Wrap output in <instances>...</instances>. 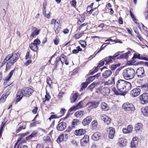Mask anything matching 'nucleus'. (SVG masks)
Here are the masks:
<instances>
[{
    "label": "nucleus",
    "mask_w": 148,
    "mask_h": 148,
    "mask_svg": "<svg viewBox=\"0 0 148 148\" xmlns=\"http://www.w3.org/2000/svg\"><path fill=\"white\" fill-rule=\"evenodd\" d=\"M89 83L87 81L86 82L83 83L81 84L82 87L80 90V91H81L85 89L89 84Z\"/></svg>",
    "instance_id": "nucleus-32"
},
{
    "label": "nucleus",
    "mask_w": 148,
    "mask_h": 148,
    "mask_svg": "<svg viewBox=\"0 0 148 148\" xmlns=\"http://www.w3.org/2000/svg\"><path fill=\"white\" fill-rule=\"evenodd\" d=\"M79 94L78 93H76L73 95L71 99V102L73 103L75 102L78 97Z\"/></svg>",
    "instance_id": "nucleus-30"
},
{
    "label": "nucleus",
    "mask_w": 148,
    "mask_h": 148,
    "mask_svg": "<svg viewBox=\"0 0 148 148\" xmlns=\"http://www.w3.org/2000/svg\"><path fill=\"white\" fill-rule=\"evenodd\" d=\"M107 131L109 132L108 137L111 139H112L114 136L115 133V129L112 127H109Z\"/></svg>",
    "instance_id": "nucleus-12"
},
{
    "label": "nucleus",
    "mask_w": 148,
    "mask_h": 148,
    "mask_svg": "<svg viewBox=\"0 0 148 148\" xmlns=\"http://www.w3.org/2000/svg\"><path fill=\"white\" fill-rule=\"evenodd\" d=\"M32 62V61L31 60H27L26 62L24 64L25 66H28L30 63H31Z\"/></svg>",
    "instance_id": "nucleus-57"
},
{
    "label": "nucleus",
    "mask_w": 148,
    "mask_h": 148,
    "mask_svg": "<svg viewBox=\"0 0 148 148\" xmlns=\"http://www.w3.org/2000/svg\"><path fill=\"white\" fill-rule=\"evenodd\" d=\"M127 129L128 132V133H130L132 131L133 127L131 125H129L128 126Z\"/></svg>",
    "instance_id": "nucleus-49"
},
{
    "label": "nucleus",
    "mask_w": 148,
    "mask_h": 148,
    "mask_svg": "<svg viewBox=\"0 0 148 148\" xmlns=\"http://www.w3.org/2000/svg\"><path fill=\"white\" fill-rule=\"evenodd\" d=\"M100 75V73H98L96 75L93 76L92 77H94V79H97L98 78Z\"/></svg>",
    "instance_id": "nucleus-60"
},
{
    "label": "nucleus",
    "mask_w": 148,
    "mask_h": 148,
    "mask_svg": "<svg viewBox=\"0 0 148 148\" xmlns=\"http://www.w3.org/2000/svg\"><path fill=\"white\" fill-rule=\"evenodd\" d=\"M77 109L76 108L75 106H73L69 110V112H68V114H70V112L76 110Z\"/></svg>",
    "instance_id": "nucleus-50"
},
{
    "label": "nucleus",
    "mask_w": 148,
    "mask_h": 148,
    "mask_svg": "<svg viewBox=\"0 0 148 148\" xmlns=\"http://www.w3.org/2000/svg\"><path fill=\"white\" fill-rule=\"evenodd\" d=\"M33 92V90L29 87H24L21 90H18L17 93L16 100L15 103H16L22 98L23 96L26 97H29Z\"/></svg>",
    "instance_id": "nucleus-2"
},
{
    "label": "nucleus",
    "mask_w": 148,
    "mask_h": 148,
    "mask_svg": "<svg viewBox=\"0 0 148 148\" xmlns=\"http://www.w3.org/2000/svg\"><path fill=\"white\" fill-rule=\"evenodd\" d=\"M104 44H103L102 46L101 47L99 50L98 52L97 53H99L101 51L103 50L105 48L106 46H107V45H106L104 46Z\"/></svg>",
    "instance_id": "nucleus-59"
},
{
    "label": "nucleus",
    "mask_w": 148,
    "mask_h": 148,
    "mask_svg": "<svg viewBox=\"0 0 148 148\" xmlns=\"http://www.w3.org/2000/svg\"><path fill=\"white\" fill-rule=\"evenodd\" d=\"M83 105V103L82 101H81L79 102L77 105L75 106L76 108L77 109L81 108L82 107Z\"/></svg>",
    "instance_id": "nucleus-47"
},
{
    "label": "nucleus",
    "mask_w": 148,
    "mask_h": 148,
    "mask_svg": "<svg viewBox=\"0 0 148 148\" xmlns=\"http://www.w3.org/2000/svg\"><path fill=\"white\" fill-rule=\"evenodd\" d=\"M103 93L105 95L107 94L109 92V89L107 87L103 88L102 89Z\"/></svg>",
    "instance_id": "nucleus-43"
},
{
    "label": "nucleus",
    "mask_w": 148,
    "mask_h": 148,
    "mask_svg": "<svg viewBox=\"0 0 148 148\" xmlns=\"http://www.w3.org/2000/svg\"><path fill=\"white\" fill-rule=\"evenodd\" d=\"M40 29H38L36 27H33L32 30V33L30 35V37L33 38L34 36L38 35L40 32Z\"/></svg>",
    "instance_id": "nucleus-13"
},
{
    "label": "nucleus",
    "mask_w": 148,
    "mask_h": 148,
    "mask_svg": "<svg viewBox=\"0 0 148 148\" xmlns=\"http://www.w3.org/2000/svg\"><path fill=\"white\" fill-rule=\"evenodd\" d=\"M137 138H138L137 137L134 138H133L131 143L132 148H136L137 146L138 141L137 140Z\"/></svg>",
    "instance_id": "nucleus-21"
},
{
    "label": "nucleus",
    "mask_w": 148,
    "mask_h": 148,
    "mask_svg": "<svg viewBox=\"0 0 148 148\" xmlns=\"http://www.w3.org/2000/svg\"><path fill=\"white\" fill-rule=\"evenodd\" d=\"M101 134L98 132L94 133L92 136V139L94 141H97L100 139L101 138Z\"/></svg>",
    "instance_id": "nucleus-18"
},
{
    "label": "nucleus",
    "mask_w": 148,
    "mask_h": 148,
    "mask_svg": "<svg viewBox=\"0 0 148 148\" xmlns=\"http://www.w3.org/2000/svg\"><path fill=\"white\" fill-rule=\"evenodd\" d=\"M19 126L18 128L16 130V132L17 133H18L21 130L25 129L26 128V123L25 122H21L18 125Z\"/></svg>",
    "instance_id": "nucleus-17"
},
{
    "label": "nucleus",
    "mask_w": 148,
    "mask_h": 148,
    "mask_svg": "<svg viewBox=\"0 0 148 148\" xmlns=\"http://www.w3.org/2000/svg\"><path fill=\"white\" fill-rule=\"evenodd\" d=\"M143 125L141 123H138L135 125V129L136 131H138L142 127Z\"/></svg>",
    "instance_id": "nucleus-35"
},
{
    "label": "nucleus",
    "mask_w": 148,
    "mask_h": 148,
    "mask_svg": "<svg viewBox=\"0 0 148 148\" xmlns=\"http://www.w3.org/2000/svg\"><path fill=\"white\" fill-rule=\"evenodd\" d=\"M61 29V26L60 25H54V30L56 34H58Z\"/></svg>",
    "instance_id": "nucleus-28"
},
{
    "label": "nucleus",
    "mask_w": 148,
    "mask_h": 148,
    "mask_svg": "<svg viewBox=\"0 0 148 148\" xmlns=\"http://www.w3.org/2000/svg\"><path fill=\"white\" fill-rule=\"evenodd\" d=\"M104 62H105L104 60H101V61H100L99 64H98V65H97V68H99L101 67V66H103L105 63Z\"/></svg>",
    "instance_id": "nucleus-48"
},
{
    "label": "nucleus",
    "mask_w": 148,
    "mask_h": 148,
    "mask_svg": "<svg viewBox=\"0 0 148 148\" xmlns=\"http://www.w3.org/2000/svg\"><path fill=\"white\" fill-rule=\"evenodd\" d=\"M92 118L90 116H88L85 118L82 121V124L84 126L88 125L91 122Z\"/></svg>",
    "instance_id": "nucleus-19"
},
{
    "label": "nucleus",
    "mask_w": 148,
    "mask_h": 148,
    "mask_svg": "<svg viewBox=\"0 0 148 148\" xmlns=\"http://www.w3.org/2000/svg\"><path fill=\"white\" fill-rule=\"evenodd\" d=\"M66 127V124L65 122H60L58 124L56 127L57 129L59 131H62L64 130Z\"/></svg>",
    "instance_id": "nucleus-9"
},
{
    "label": "nucleus",
    "mask_w": 148,
    "mask_h": 148,
    "mask_svg": "<svg viewBox=\"0 0 148 148\" xmlns=\"http://www.w3.org/2000/svg\"><path fill=\"white\" fill-rule=\"evenodd\" d=\"M7 97L5 95H3L0 98V103H3L4 102Z\"/></svg>",
    "instance_id": "nucleus-45"
},
{
    "label": "nucleus",
    "mask_w": 148,
    "mask_h": 148,
    "mask_svg": "<svg viewBox=\"0 0 148 148\" xmlns=\"http://www.w3.org/2000/svg\"><path fill=\"white\" fill-rule=\"evenodd\" d=\"M98 71L97 68L96 67L94 70L92 71H90L89 72V74L90 75H92L94 74L95 73L97 72Z\"/></svg>",
    "instance_id": "nucleus-52"
},
{
    "label": "nucleus",
    "mask_w": 148,
    "mask_h": 148,
    "mask_svg": "<svg viewBox=\"0 0 148 148\" xmlns=\"http://www.w3.org/2000/svg\"><path fill=\"white\" fill-rule=\"evenodd\" d=\"M14 71V70H12L10 71V72L9 74L8 77H7L5 78V81H6V82L9 81L10 79L11 78L12 76L13 75Z\"/></svg>",
    "instance_id": "nucleus-40"
},
{
    "label": "nucleus",
    "mask_w": 148,
    "mask_h": 148,
    "mask_svg": "<svg viewBox=\"0 0 148 148\" xmlns=\"http://www.w3.org/2000/svg\"><path fill=\"white\" fill-rule=\"evenodd\" d=\"M58 37V36H56L55 38L53 40L54 43L56 45H58L60 42V40Z\"/></svg>",
    "instance_id": "nucleus-46"
},
{
    "label": "nucleus",
    "mask_w": 148,
    "mask_h": 148,
    "mask_svg": "<svg viewBox=\"0 0 148 148\" xmlns=\"http://www.w3.org/2000/svg\"><path fill=\"white\" fill-rule=\"evenodd\" d=\"M117 89L122 92V95H125L126 93L130 90L132 87L130 83L123 79L118 80L116 83Z\"/></svg>",
    "instance_id": "nucleus-1"
},
{
    "label": "nucleus",
    "mask_w": 148,
    "mask_h": 148,
    "mask_svg": "<svg viewBox=\"0 0 148 148\" xmlns=\"http://www.w3.org/2000/svg\"><path fill=\"white\" fill-rule=\"evenodd\" d=\"M122 108L125 110L132 111L134 110V107L133 105L129 103H124L122 106Z\"/></svg>",
    "instance_id": "nucleus-7"
},
{
    "label": "nucleus",
    "mask_w": 148,
    "mask_h": 148,
    "mask_svg": "<svg viewBox=\"0 0 148 148\" xmlns=\"http://www.w3.org/2000/svg\"><path fill=\"white\" fill-rule=\"evenodd\" d=\"M139 99L142 104L148 103V93H144L139 97Z\"/></svg>",
    "instance_id": "nucleus-5"
},
{
    "label": "nucleus",
    "mask_w": 148,
    "mask_h": 148,
    "mask_svg": "<svg viewBox=\"0 0 148 148\" xmlns=\"http://www.w3.org/2000/svg\"><path fill=\"white\" fill-rule=\"evenodd\" d=\"M119 145L120 147H123L127 144L126 140L123 138H120L119 140Z\"/></svg>",
    "instance_id": "nucleus-22"
},
{
    "label": "nucleus",
    "mask_w": 148,
    "mask_h": 148,
    "mask_svg": "<svg viewBox=\"0 0 148 148\" xmlns=\"http://www.w3.org/2000/svg\"><path fill=\"white\" fill-rule=\"evenodd\" d=\"M140 88H134L132 90L130 95L133 97H135L138 96L140 93Z\"/></svg>",
    "instance_id": "nucleus-11"
},
{
    "label": "nucleus",
    "mask_w": 148,
    "mask_h": 148,
    "mask_svg": "<svg viewBox=\"0 0 148 148\" xmlns=\"http://www.w3.org/2000/svg\"><path fill=\"white\" fill-rule=\"evenodd\" d=\"M33 43L36 44L37 45H39L40 44V41L39 39L37 38L34 41Z\"/></svg>",
    "instance_id": "nucleus-53"
},
{
    "label": "nucleus",
    "mask_w": 148,
    "mask_h": 148,
    "mask_svg": "<svg viewBox=\"0 0 148 148\" xmlns=\"http://www.w3.org/2000/svg\"><path fill=\"white\" fill-rule=\"evenodd\" d=\"M123 75L125 79H131L134 77L135 71L133 69L130 68H128L124 70Z\"/></svg>",
    "instance_id": "nucleus-4"
},
{
    "label": "nucleus",
    "mask_w": 148,
    "mask_h": 148,
    "mask_svg": "<svg viewBox=\"0 0 148 148\" xmlns=\"http://www.w3.org/2000/svg\"><path fill=\"white\" fill-rule=\"evenodd\" d=\"M37 133L36 131H34L30 135L26 137V139L27 140H30L32 137H35L37 134Z\"/></svg>",
    "instance_id": "nucleus-36"
},
{
    "label": "nucleus",
    "mask_w": 148,
    "mask_h": 148,
    "mask_svg": "<svg viewBox=\"0 0 148 148\" xmlns=\"http://www.w3.org/2000/svg\"><path fill=\"white\" fill-rule=\"evenodd\" d=\"M31 49L34 51H36L38 49V47L36 44L31 43L29 46Z\"/></svg>",
    "instance_id": "nucleus-26"
},
{
    "label": "nucleus",
    "mask_w": 148,
    "mask_h": 148,
    "mask_svg": "<svg viewBox=\"0 0 148 148\" xmlns=\"http://www.w3.org/2000/svg\"><path fill=\"white\" fill-rule=\"evenodd\" d=\"M61 62L62 64H63V62L62 60H61V59L60 57H57L56 60L54 62V63L53 64L54 66V69H53L54 71L55 69H56L57 68V66L59 64V63Z\"/></svg>",
    "instance_id": "nucleus-16"
},
{
    "label": "nucleus",
    "mask_w": 148,
    "mask_h": 148,
    "mask_svg": "<svg viewBox=\"0 0 148 148\" xmlns=\"http://www.w3.org/2000/svg\"><path fill=\"white\" fill-rule=\"evenodd\" d=\"M38 108L37 107H36L35 108H34L32 111V112L34 114H35L36 113L37 111L38 110Z\"/></svg>",
    "instance_id": "nucleus-63"
},
{
    "label": "nucleus",
    "mask_w": 148,
    "mask_h": 148,
    "mask_svg": "<svg viewBox=\"0 0 148 148\" xmlns=\"http://www.w3.org/2000/svg\"><path fill=\"white\" fill-rule=\"evenodd\" d=\"M43 145L42 144H38L37 145L36 148H43Z\"/></svg>",
    "instance_id": "nucleus-64"
},
{
    "label": "nucleus",
    "mask_w": 148,
    "mask_h": 148,
    "mask_svg": "<svg viewBox=\"0 0 148 148\" xmlns=\"http://www.w3.org/2000/svg\"><path fill=\"white\" fill-rule=\"evenodd\" d=\"M85 132V130L83 129H80L78 130H75L74 133L77 136H81L84 134Z\"/></svg>",
    "instance_id": "nucleus-20"
},
{
    "label": "nucleus",
    "mask_w": 148,
    "mask_h": 148,
    "mask_svg": "<svg viewBox=\"0 0 148 148\" xmlns=\"http://www.w3.org/2000/svg\"><path fill=\"white\" fill-rule=\"evenodd\" d=\"M134 56L133 58H137L138 59H139V58L140 57V55L138 53H135L134 54Z\"/></svg>",
    "instance_id": "nucleus-56"
},
{
    "label": "nucleus",
    "mask_w": 148,
    "mask_h": 148,
    "mask_svg": "<svg viewBox=\"0 0 148 148\" xmlns=\"http://www.w3.org/2000/svg\"><path fill=\"white\" fill-rule=\"evenodd\" d=\"M92 77L93 76L89 77L87 79L86 81L89 83L90 82L94 80V77Z\"/></svg>",
    "instance_id": "nucleus-55"
},
{
    "label": "nucleus",
    "mask_w": 148,
    "mask_h": 148,
    "mask_svg": "<svg viewBox=\"0 0 148 148\" xmlns=\"http://www.w3.org/2000/svg\"><path fill=\"white\" fill-rule=\"evenodd\" d=\"M11 89V88L10 87H9L7 90H6V92L5 93V94H4V95H5L7 97H8V96L10 94V90Z\"/></svg>",
    "instance_id": "nucleus-51"
},
{
    "label": "nucleus",
    "mask_w": 148,
    "mask_h": 148,
    "mask_svg": "<svg viewBox=\"0 0 148 148\" xmlns=\"http://www.w3.org/2000/svg\"><path fill=\"white\" fill-rule=\"evenodd\" d=\"M29 132H27L24 133L19 134L18 135L19 136H21L23 138L24 136L27 135V134H29Z\"/></svg>",
    "instance_id": "nucleus-54"
},
{
    "label": "nucleus",
    "mask_w": 148,
    "mask_h": 148,
    "mask_svg": "<svg viewBox=\"0 0 148 148\" xmlns=\"http://www.w3.org/2000/svg\"><path fill=\"white\" fill-rule=\"evenodd\" d=\"M51 98V96L49 93L46 91V95L45 96V100L43 101V102L45 103L47 101L48 102L49 101V99Z\"/></svg>",
    "instance_id": "nucleus-37"
},
{
    "label": "nucleus",
    "mask_w": 148,
    "mask_h": 148,
    "mask_svg": "<svg viewBox=\"0 0 148 148\" xmlns=\"http://www.w3.org/2000/svg\"><path fill=\"white\" fill-rule=\"evenodd\" d=\"M84 113V111H78L75 113V115L77 117H81L83 115Z\"/></svg>",
    "instance_id": "nucleus-31"
},
{
    "label": "nucleus",
    "mask_w": 148,
    "mask_h": 148,
    "mask_svg": "<svg viewBox=\"0 0 148 148\" xmlns=\"http://www.w3.org/2000/svg\"><path fill=\"white\" fill-rule=\"evenodd\" d=\"M47 84H48L49 86H51L52 82L50 78H47Z\"/></svg>",
    "instance_id": "nucleus-61"
},
{
    "label": "nucleus",
    "mask_w": 148,
    "mask_h": 148,
    "mask_svg": "<svg viewBox=\"0 0 148 148\" xmlns=\"http://www.w3.org/2000/svg\"><path fill=\"white\" fill-rule=\"evenodd\" d=\"M114 84V77H112L111 79H109L108 81L105 82V85H110Z\"/></svg>",
    "instance_id": "nucleus-33"
},
{
    "label": "nucleus",
    "mask_w": 148,
    "mask_h": 148,
    "mask_svg": "<svg viewBox=\"0 0 148 148\" xmlns=\"http://www.w3.org/2000/svg\"><path fill=\"white\" fill-rule=\"evenodd\" d=\"M120 65V64L119 63L116 64H113L111 67L110 69L112 70H114L118 67Z\"/></svg>",
    "instance_id": "nucleus-44"
},
{
    "label": "nucleus",
    "mask_w": 148,
    "mask_h": 148,
    "mask_svg": "<svg viewBox=\"0 0 148 148\" xmlns=\"http://www.w3.org/2000/svg\"><path fill=\"white\" fill-rule=\"evenodd\" d=\"M141 112L144 116H148V106L143 107L141 108Z\"/></svg>",
    "instance_id": "nucleus-24"
},
{
    "label": "nucleus",
    "mask_w": 148,
    "mask_h": 148,
    "mask_svg": "<svg viewBox=\"0 0 148 148\" xmlns=\"http://www.w3.org/2000/svg\"><path fill=\"white\" fill-rule=\"evenodd\" d=\"M136 74L138 78H142L145 76L144 70L143 67L138 68L136 71Z\"/></svg>",
    "instance_id": "nucleus-8"
},
{
    "label": "nucleus",
    "mask_w": 148,
    "mask_h": 148,
    "mask_svg": "<svg viewBox=\"0 0 148 148\" xmlns=\"http://www.w3.org/2000/svg\"><path fill=\"white\" fill-rule=\"evenodd\" d=\"M104 60L105 62H106L105 64L106 65H108V64L112 62V61L111 56L105 58Z\"/></svg>",
    "instance_id": "nucleus-27"
},
{
    "label": "nucleus",
    "mask_w": 148,
    "mask_h": 148,
    "mask_svg": "<svg viewBox=\"0 0 148 148\" xmlns=\"http://www.w3.org/2000/svg\"><path fill=\"white\" fill-rule=\"evenodd\" d=\"M112 90L114 92L115 95H119L120 94L119 93V91L116 90L115 88L113 89Z\"/></svg>",
    "instance_id": "nucleus-62"
},
{
    "label": "nucleus",
    "mask_w": 148,
    "mask_h": 148,
    "mask_svg": "<svg viewBox=\"0 0 148 148\" xmlns=\"http://www.w3.org/2000/svg\"><path fill=\"white\" fill-rule=\"evenodd\" d=\"M139 87L142 90L147 91L148 90V84H146Z\"/></svg>",
    "instance_id": "nucleus-38"
},
{
    "label": "nucleus",
    "mask_w": 148,
    "mask_h": 148,
    "mask_svg": "<svg viewBox=\"0 0 148 148\" xmlns=\"http://www.w3.org/2000/svg\"><path fill=\"white\" fill-rule=\"evenodd\" d=\"M100 117L101 119L107 124H108L110 123L111 122L110 119L106 115L102 114L100 115Z\"/></svg>",
    "instance_id": "nucleus-15"
},
{
    "label": "nucleus",
    "mask_w": 148,
    "mask_h": 148,
    "mask_svg": "<svg viewBox=\"0 0 148 148\" xmlns=\"http://www.w3.org/2000/svg\"><path fill=\"white\" fill-rule=\"evenodd\" d=\"M112 73V71L110 70L106 71L103 74V78H107L109 77Z\"/></svg>",
    "instance_id": "nucleus-25"
},
{
    "label": "nucleus",
    "mask_w": 148,
    "mask_h": 148,
    "mask_svg": "<svg viewBox=\"0 0 148 148\" xmlns=\"http://www.w3.org/2000/svg\"><path fill=\"white\" fill-rule=\"evenodd\" d=\"M19 56L20 55L18 52L15 54H10L6 56L5 58V60L6 61L9 60V62L6 64V66L8 65L9 64H11L12 65H13L17 61Z\"/></svg>",
    "instance_id": "nucleus-3"
},
{
    "label": "nucleus",
    "mask_w": 148,
    "mask_h": 148,
    "mask_svg": "<svg viewBox=\"0 0 148 148\" xmlns=\"http://www.w3.org/2000/svg\"><path fill=\"white\" fill-rule=\"evenodd\" d=\"M82 50V49L80 48V47L78 46L76 47V49H74L73 50L72 53L73 54H76L79 51H81Z\"/></svg>",
    "instance_id": "nucleus-39"
},
{
    "label": "nucleus",
    "mask_w": 148,
    "mask_h": 148,
    "mask_svg": "<svg viewBox=\"0 0 148 148\" xmlns=\"http://www.w3.org/2000/svg\"><path fill=\"white\" fill-rule=\"evenodd\" d=\"M65 111L66 110L65 109L62 108L60 111V113L61 115L60 116H58L56 115L52 114L49 118V120L50 121H51V119H53L59 118L60 117H61L64 114Z\"/></svg>",
    "instance_id": "nucleus-14"
},
{
    "label": "nucleus",
    "mask_w": 148,
    "mask_h": 148,
    "mask_svg": "<svg viewBox=\"0 0 148 148\" xmlns=\"http://www.w3.org/2000/svg\"><path fill=\"white\" fill-rule=\"evenodd\" d=\"M78 122L79 121L77 119H74L71 123L72 127L74 128L75 126L77 125Z\"/></svg>",
    "instance_id": "nucleus-42"
},
{
    "label": "nucleus",
    "mask_w": 148,
    "mask_h": 148,
    "mask_svg": "<svg viewBox=\"0 0 148 148\" xmlns=\"http://www.w3.org/2000/svg\"><path fill=\"white\" fill-rule=\"evenodd\" d=\"M101 109L102 110L104 111H108L109 110V107L108 105L104 102L102 103L101 104Z\"/></svg>",
    "instance_id": "nucleus-23"
},
{
    "label": "nucleus",
    "mask_w": 148,
    "mask_h": 148,
    "mask_svg": "<svg viewBox=\"0 0 148 148\" xmlns=\"http://www.w3.org/2000/svg\"><path fill=\"white\" fill-rule=\"evenodd\" d=\"M92 128L93 129H95L98 125V122L97 120H94L92 121L91 123Z\"/></svg>",
    "instance_id": "nucleus-29"
},
{
    "label": "nucleus",
    "mask_w": 148,
    "mask_h": 148,
    "mask_svg": "<svg viewBox=\"0 0 148 148\" xmlns=\"http://www.w3.org/2000/svg\"><path fill=\"white\" fill-rule=\"evenodd\" d=\"M99 104L98 102L95 101H90L86 105L88 106L87 109L88 111H90L92 109L96 108Z\"/></svg>",
    "instance_id": "nucleus-6"
},
{
    "label": "nucleus",
    "mask_w": 148,
    "mask_h": 148,
    "mask_svg": "<svg viewBox=\"0 0 148 148\" xmlns=\"http://www.w3.org/2000/svg\"><path fill=\"white\" fill-rule=\"evenodd\" d=\"M89 141V136L85 135L80 140L81 144L83 146H86Z\"/></svg>",
    "instance_id": "nucleus-10"
},
{
    "label": "nucleus",
    "mask_w": 148,
    "mask_h": 148,
    "mask_svg": "<svg viewBox=\"0 0 148 148\" xmlns=\"http://www.w3.org/2000/svg\"><path fill=\"white\" fill-rule=\"evenodd\" d=\"M29 52L27 51L26 53V55L25 56V59H28L30 58H31V56H30L29 55Z\"/></svg>",
    "instance_id": "nucleus-58"
},
{
    "label": "nucleus",
    "mask_w": 148,
    "mask_h": 148,
    "mask_svg": "<svg viewBox=\"0 0 148 148\" xmlns=\"http://www.w3.org/2000/svg\"><path fill=\"white\" fill-rule=\"evenodd\" d=\"M64 138V136L63 134L60 135L58 138L57 141L58 143H61L63 140Z\"/></svg>",
    "instance_id": "nucleus-34"
},
{
    "label": "nucleus",
    "mask_w": 148,
    "mask_h": 148,
    "mask_svg": "<svg viewBox=\"0 0 148 148\" xmlns=\"http://www.w3.org/2000/svg\"><path fill=\"white\" fill-rule=\"evenodd\" d=\"M128 53H125L121 55L120 56L117 58L118 59H120L122 58H125L128 56Z\"/></svg>",
    "instance_id": "nucleus-41"
}]
</instances>
